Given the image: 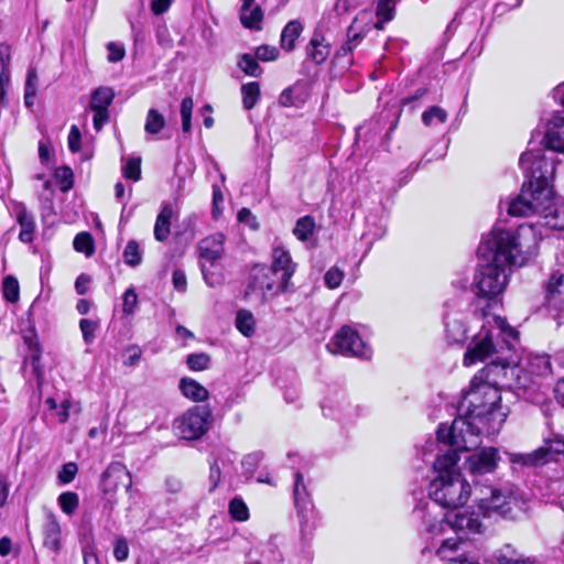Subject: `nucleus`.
I'll list each match as a JSON object with an SVG mask.
<instances>
[{
    "label": "nucleus",
    "instance_id": "f257e3e1",
    "mask_svg": "<svg viewBox=\"0 0 564 564\" xmlns=\"http://www.w3.org/2000/svg\"><path fill=\"white\" fill-rule=\"evenodd\" d=\"M540 237L534 225L523 224L513 232L495 228L478 247L479 257L490 259L478 265L473 291L478 299L494 300L505 290L512 265H523L525 254Z\"/></svg>",
    "mask_w": 564,
    "mask_h": 564
},
{
    "label": "nucleus",
    "instance_id": "f03ea898",
    "mask_svg": "<svg viewBox=\"0 0 564 564\" xmlns=\"http://www.w3.org/2000/svg\"><path fill=\"white\" fill-rule=\"evenodd\" d=\"M519 164L527 181L519 195L508 203V214L516 217L539 214L541 226L564 230V202L554 203V156H546L544 148L532 147L521 154Z\"/></svg>",
    "mask_w": 564,
    "mask_h": 564
},
{
    "label": "nucleus",
    "instance_id": "7ed1b4c3",
    "mask_svg": "<svg viewBox=\"0 0 564 564\" xmlns=\"http://www.w3.org/2000/svg\"><path fill=\"white\" fill-rule=\"evenodd\" d=\"M485 319L480 330L473 337L464 355V365L471 366L490 359L492 364L506 367V351L512 349L511 340H517L519 333L498 315L481 312Z\"/></svg>",
    "mask_w": 564,
    "mask_h": 564
},
{
    "label": "nucleus",
    "instance_id": "20e7f679",
    "mask_svg": "<svg viewBox=\"0 0 564 564\" xmlns=\"http://www.w3.org/2000/svg\"><path fill=\"white\" fill-rule=\"evenodd\" d=\"M459 456L455 452L437 454L433 464L435 478L430 482L431 499L443 508L457 509L470 498L471 487L456 469Z\"/></svg>",
    "mask_w": 564,
    "mask_h": 564
},
{
    "label": "nucleus",
    "instance_id": "39448f33",
    "mask_svg": "<svg viewBox=\"0 0 564 564\" xmlns=\"http://www.w3.org/2000/svg\"><path fill=\"white\" fill-rule=\"evenodd\" d=\"M484 373L485 370H481L470 381L458 404V412L488 425L489 431H498L506 420V413L500 405L499 389L485 380Z\"/></svg>",
    "mask_w": 564,
    "mask_h": 564
},
{
    "label": "nucleus",
    "instance_id": "423d86ee",
    "mask_svg": "<svg viewBox=\"0 0 564 564\" xmlns=\"http://www.w3.org/2000/svg\"><path fill=\"white\" fill-rule=\"evenodd\" d=\"M477 490L478 509L485 517L517 519L528 510L524 494L513 484L481 486Z\"/></svg>",
    "mask_w": 564,
    "mask_h": 564
},
{
    "label": "nucleus",
    "instance_id": "0eeeda50",
    "mask_svg": "<svg viewBox=\"0 0 564 564\" xmlns=\"http://www.w3.org/2000/svg\"><path fill=\"white\" fill-rule=\"evenodd\" d=\"M482 432L492 433L494 431H489L488 425L459 413L449 427L446 425L438 426L437 440L447 446L445 451L441 449L438 454L455 452L458 455L459 451H471L480 444Z\"/></svg>",
    "mask_w": 564,
    "mask_h": 564
},
{
    "label": "nucleus",
    "instance_id": "6e6552de",
    "mask_svg": "<svg viewBox=\"0 0 564 564\" xmlns=\"http://www.w3.org/2000/svg\"><path fill=\"white\" fill-rule=\"evenodd\" d=\"M510 460L530 468H539L552 463L561 464L564 462V436L551 431L543 437L538 448L530 453L512 454Z\"/></svg>",
    "mask_w": 564,
    "mask_h": 564
},
{
    "label": "nucleus",
    "instance_id": "1a4fd4ad",
    "mask_svg": "<svg viewBox=\"0 0 564 564\" xmlns=\"http://www.w3.org/2000/svg\"><path fill=\"white\" fill-rule=\"evenodd\" d=\"M482 523L474 511L457 512L453 517H448L445 520H440L434 523H426V532L433 536H441L452 530L454 536L460 541V552L465 553L464 546L466 545V539L476 533H480Z\"/></svg>",
    "mask_w": 564,
    "mask_h": 564
},
{
    "label": "nucleus",
    "instance_id": "9d476101",
    "mask_svg": "<svg viewBox=\"0 0 564 564\" xmlns=\"http://www.w3.org/2000/svg\"><path fill=\"white\" fill-rule=\"evenodd\" d=\"M210 416L209 408L196 405L174 421V429L184 440H198L208 431Z\"/></svg>",
    "mask_w": 564,
    "mask_h": 564
},
{
    "label": "nucleus",
    "instance_id": "9b49d317",
    "mask_svg": "<svg viewBox=\"0 0 564 564\" xmlns=\"http://www.w3.org/2000/svg\"><path fill=\"white\" fill-rule=\"evenodd\" d=\"M332 354L369 359L372 355L371 348L360 338L357 330L350 326H343L327 344Z\"/></svg>",
    "mask_w": 564,
    "mask_h": 564
},
{
    "label": "nucleus",
    "instance_id": "f8f14e48",
    "mask_svg": "<svg viewBox=\"0 0 564 564\" xmlns=\"http://www.w3.org/2000/svg\"><path fill=\"white\" fill-rule=\"evenodd\" d=\"M279 282L280 276L272 269H269L267 265L257 264L251 270L246 296L257 295L260 302H264L275 293L282 292L279 288Z\"/></svg>",
    "mask_w": 564,
    "mask_h": 564
},
{
    "label": "nucleus",
    "instance_id": "ddd939ff",
    "mask_svg": "<svg viewBox=\"0 0 564 564\" xmlns=\"http://www.w3.org/2000/svg\"><path fill=\"white\" fill-rule=\"evenodd\" d=\"M120 485L129 492L132 488V477L124 464L112 462L101 474L100 490L105 495H115Z\"/></svg>",
    "mask_w": 564,
    "mask_h": 564
},
{
    "label": "nucleus",
    "instance_id": "4468645a",
    "mask_svg": "<svg viewBox=\"0 0 564 564\" xmlns=\"http://www.w3.org/2000/svg\"><path fill=\"white\" fill-rule=\"evenodd\" d=\"M499 460L500 456L497 448L484 447L466 458L465 468L474 476H481L494 473Z\"/></svg>",
    "mask_w": 564,
    "mask_h": 564
},
{
    "label": "nucleus",
    "instance_id": "2eb2a0df",
    "mask_svg": "<svg viewBox=\"0 0 564 564\" xmlns=\"http://www.w3.org/2000/svg\"><path fill=\"white\" fill-rule=\"evenodd\" d=\"M467 330L465 313L447 305L444 315V332L447 343L463 345L467 338Z\"/></svg>",
    "mask_w": 564,
    "mask_h": 564
},
{
    "label": "nucleus",
    "instance_id": "dca6fc26",
    "mask_svg": "<svg viewBox=\"0 0 564 564\" xmlns=\"http://www.w3.org/2000/svg\"><path fill=\"white\" fill-rule=\"evenodd\" d=\"M296 264L292 261L290 253L282 247H275L272 251V269L280 276L279 288L282 292L290 290V280L295 272Z\"/></svg>",
    "mask_w": 564,
    "mask_h": 564
},
{
    "label": "nucleus",
    "instance_id": "f3484780",
    "mask_svg": "<svg viewBox=\"0 0 564 564\" xmlns=\"http://www.w3.org/2000/svg\"><path fill=\"white\" fill-rule=\"evenodd\" d=\"M225 236L221 232H215L198 243L200 261L217 262L223 258Z\"/></svg>",
    "mask_w": 564,
    "mask_h": 564
},
{
    "label": "nucleus",
    "instance_id": "a211bd4d",
    "mask_svg": "<svg viewBox=\"0 0 564 564\" xmlns=\"http://www.w3.org/2000/svg\"><path fill=\"white\" fill-rule=\"evenodd\" d=\"M460 541L456 538H445L441 541L436 550L437 556L448 562V564H477L466 557L464 552H460Z\"/></svg>",
    "mask_w": 564,
    "mask_h": 564
},
{
    "label": "nucleus",
    "instance_id": "6ab92c4d",
    "mask_svg": "<svg viewBox=\"0 0 564 564\" xmlns=\"http://www.w3.org/2000/svg\"><path fill=\"white\" fill-rule=\"evenodd\" d=\"M306 56L315 64H323L330 54V43L316 30L306 45Z\"/></svg>",
    "mask_w": 564,
    "mask_h": 564
},
{
    "label": "nucleus",
    "instance_id": "aec40b11",
    "mask_svg": "<svg viewBox=\"0 0 564 564\" xmlns=\"http://www.w3.org/2000/svg\"><path fill=\"white\" fill-rule=\"evenodd\" d=\"M543 142L547 149L564 153V117H555L549 122Z\"/></svg>",
    "mask_w": 564,
    "mask_h": 564
},
{
    "label": "nucleus",
    "instance_id": "412c9836",
    "mask_svg": "<svg viewBox=\"0 0 564 564\" xmlns=\"http://www.w3.org/2000/svg\"><path fill=\"white\" fill-rule=\"evenodd\" d=\"M13 213L17 216V220L21 227L19 239L22 242H31L33 240V232L35 229L34 217L26 210V207L22 203L13 204Z\"/></svg>",
    "mask_w": 564,
    "mask_h": 564
},
{
    "label": "nucleus",
    "instance_id": "4be33fe9",
    "mask_svg": "<svg viewBox=\"0 0 564 564\" xmlns=\"http://www.w3.org/2000/svg\"><path fill=\"white\" fill-rule=\"evenodd\" d=\"M262 19L263 12L256 0H242L240 21L245 28L259 30Z\"/></svg>",
    "mask_w": 564,
    "mask_h": 564
},
{
    "label": "nucleus",
    "instance_id": "5701e85b",
    "mask_svg": "<svg viewBox=\"0 0 564 564\" xmlns=\"http://www.w3.org/2000/svg\"><path fill=\"white\" fill-rule=\"evenodd\" d=\"M546 299L550 305L560 307L564 304V273H553L546 284Z\"/></svg>",
    "mask_w": 564,
    "mask_h": 564
},
{
    "label": "nucleus",
    "instance_id": "b1692460",
    "mask_svg": "<svg viewBox=\"0 0 564 564\" xmlns=\"http://www.w3.org/2000/svg\"><path fill=\"white\" fill-rule=\"evenodd\" d=\"M44 544L53 552H58L61 549V527L53 513L46 516L44 524Z\"/></svg>",
    "mask_w": 564,
    "mask_h": 564
},
{
    "label": "nucleus",
    "instance_id": "393cba45",
    "mask_svg": "<svg viewBox=\"0 0 564 564\" xmlns=\"http://www.w3.org/2000/svg\"><path fill=\"white\" fill-rule=\"evenodd\" d=\"M180 389L184 397L194 402H202L208 399V390L192 378H183L180 381Z\"/></svg>",
    "mask_w": 564,
    "mask_h": 564
},
{
    "label": "nucleus",
    "instance_id": "a878e982",
    "mask_svg": "<svg viewBox=\"0 0 564 564\" xmlns=\"http://www.w3.org/2000/svg\"><path fill=\"white\" fill-rule=\"evenodd\" d=\"M303 31V24L299 20L290 21L281 33V47L291 52L295 47V41Z\"/></svg>",
    "mask_w": 564,
    "mask_h": 564
},
{
    "label": "nucleus",
    "instance_id": "bb28decb",
    "mask_svg": "<svg viewBox=\"0 0 564 564\" xmlns=\"http://www.w3.org/2000/svg\"><path fill=\"white\" fill-rule=\"evenodd\" d=\"M200 271L205 283L210 288H216L223 284L224 274L223 268L217 262L200 261Z\"/></svg>",
    "mask_w": 564,
    "mask_h": 564
},
{
    "label": "nucleus",
    "instance_id": "cd10ccee",
    "mask_svg": "<svg viewBox=\"0 0 564 564\" xmlns=\"http://www.w3.org/2000/svg\"><path fill=\"white\" fill-rule=\"evenodd\" d=\"M173 209L165 205L156 217L154 225V237L158 241H164L170 235L171 218Z\"/></svg>",
    "mask_w": 564,
    "mask_h": 564
},
{
    "label": "nucleus",
    "instance_id": "c85d7f7f",
    "mask_svg": "<svg viewBox=\"0 0 564 564\" xmlns=\"http://www.w3.org/2000/svg\"><path fill=\"white\" fill-rule=\"evenodd\" d=\"M350 405L344 399H330L323 405L325 416L335 420H345L349 417Z\"/></svg>",
    "mask_w": 564,
    "mask_h": 564
},
{
    "label": "nucleus",
    "instance_id": "c756f323",
    "mask_svg": "<svg viewBox=\"0 0 564 564\" xmlns=\"http://www.w3.org/2000/svg\"><path fill=\"white\" fill-rule=\"evenodd\" d=\"M294 502L301 516H303L304 512H306L311 506V501L308 500L306 488L303 482V476L301 473L295 474Z\"/></svg>",
    "mask_w": 564,
    "mask_h": 564
},
{
    "label": "nucleus",
    "instance_id": "7c9ffc66",
    "mask_svg": "<svg viewBox=\"0 0 564 564\" xmlns=\"http://www.w3.org/2000/svg\"><path fill=\"white\" fill-rule=\"evenodd\" d=\"M115 94L109 87H99L91 94L90 108L93 110H108Z\"/></svg>",
    "mask_w": 564,
    "mask_h": 564
},
{
    "label": "nucleus",
    "instance_id": "2f4dec72",
    "mask_svg": "<svg viewBox=\"0 0 564 564\" xmlns=\"http://www.w3.org/2000/svg\"><path fill=\"white\" fill-rule=\"evenodd\" d=\"M314 229V218L311 216H304L296 221L293 234L299 240L306 241L312 237Z\"/></svg>",
    "mask_w": 564,
    "mask_h": 564
},
{
    "label": "nucleus",
    "instance_id": "473e14b6",
    "mask_svg": "<svg viewBox=\"0 0 564 564\" xmlns=\"http://www.w3.org/2000/svg\"><path fill=\"white\" fill-rule=\"evenodd\" d=\"M242 104L248 110L252 109L260 97V85L257 82L243 84L241 86Z\"/></svg>",
    "mask_w": 564,
    "mask_h": 564
},
{
    "label": "nucleus",
    "instance_id": "72a5a7b5",
    "mask_svg": "<svg viewBox=\"0 0 564 564\" xmlns=\"http://www.w3.org/2000/svg\"><path fill=\"white\" fill-rule=\"evenodd\" d=\"M257 59L256 56L245 53L239 57L238 67L248 76L259 77L263 73V69Z\"/></svg>",
    "mask_w": 564,
    "mask_h": 564
},
{
    "label": "nucleus",
    "instance_id": "f704fd0d",
    "mask_svg": "<svg viewBox=\"0 0 564 564\" xmlns=\"http://www.w3.org/2000/svg\"><path fill=\"white\" fill-rule=\"evenodd\" d=\"M529 369L536 376H547L552 372L550 356L535 355L529 359Z\"/></svg>",
    "mask_w": 564,
    "mask_h": 564
},
{
    "label": "nucleus",
    "instance_id": "c9c22d12",
    "mask_svg": "<svg viewBox=\"0 0 564 564\" xmlns=\"http://www.w3.org/2000/svg\"><path fill=\"white\" fill-rule=\"evenodd\" d=\"M165 127V118L156 109H150L145 118L144 130L149 134H158Z\"/></svg>",
    "mask_w": 564,
    "mask_h": 564
},
{
    "label": "nucleus",
    "instance_id": "e433bc0d",
    "mask_svg": "<svg viewBox=\"0 0 564 564\" xmlns=\"http://www.w3.org/2000/svg\"><path fill=\"white\" fill-rule=\"evenodd\" d=\"M236 326L238 330L247 337L254 333V318L248 311H239L236 317Z\"/></svg>",
    "mask_w": 564,
    "mask_h": 564
},
{
    "label": "nucleus",
    "instance_id": "4c0bfd02",
    "mask_svg": "<svg viewBox=\"0 0 564 564\" xmlns=\"http://www.w3.org/2000/svg\"><path fill=\"white\" fill-rule=\"evenodd\" d=\"M122 257L126 264L130 267L139 265L142 262V252L139 243L135 240L128 241Z\"/></svg>",
    "mask_w": 564,
    "mask_h": 564
},
{
    "label": "nucleus",
    "instance_id": "58836bf2",
    "mask_svg": "<svg viewBox=\"0 0 564 564\" xmlns=\"http://www.w3.org/2000/svg\"><path fill=\"white\" fill-rule=\"evenodd\" d=\"M73 246L77 252H83L87 257L91 256L95 250L93 237L86 231L79 232L75 236Z\"/></svg>",
    "mask_w": 564,
    "mask_h": 564
},
{
    "label": "nucleus",
    "instance_id": "ea45409f",
    "mask_svg": "<svg viewBox=\"0 0 564 564\" xmlns=\"http://www.w3.org/2000/svg\"><path fill=\"white\" fill-rule=\"evenodd\" d=\"M446 120L447 112L438 106H432L422 113V121L427 127L444 123Z\"/></svg>",
    "mask_w": 564,
    "mask_h": 564
},
{
    "label": "nucleus",
    "instance_id": "a19ab883",
    "mask_svg": "<svg viewBox=\"0 0 564 564\" xmlns=\"http://www.w3.org/2000/svg\"><path fill=\"white\" fill-rule=\"evenodd\" d=\"M58 505L64 513L70 516L79 506V497L76 492L65 491L58 496Z\"/></svg>",
    "mask_w": 564,
    "mask_h": 564
},
{
    "label": "nucleus",
    "instance_id": "79ce46f5",
    "mask_svg": "<svg viewBox=\"0 0 564 564\" xmlns=\"http://www.w3.org/2000/svg\"><path fill=\"white\" fill-rule=\"evenodd\" d=\"M499 564H534L529 558H523L509 545L499 552L497 555Z\"/></svg>",
    "mask_w": 564,
    "mask_h": 564
},
{
    "label": "nucleus",
    "instance_id": "37998d69",
    "mask_svg": "<svg viewBox=\"0 0 564 564\" xmlns=\"http://www.w3.org/2000/svg\"><path fill=\"white\" fill-rule=\"evenodd\" d=\"M210 356L206 352L189 354L186 358V365L193 371H203L209 368Z\"/></svg>",
    "mask_w": 564,
    "mask_h": 564
},
{
    "label": "nucleus",
    "instance_id": "c03bdc74",
    "mask_svg": "<svg viewBox=\"0 0 564 564\" xmlns=\"http://www.w3.org/2000/svg\"><path fill=\"white\" fill-rule=\"evenodd\" d=\"M229 513L237 521H246L249 518V510L241 498H234L229 502Z\"/></svg>",
    "mask_w": 564,
    "mask_h": 564
},
{
    "label": "nucleus",
    "instance_id": "a18cd8bd",
    "mask_svg": "<svg viewBox=\"0 0 564 564\" xmlns=\"http://www.w3.org/2000/svg\"><path fill=\"white\" fill-rule=\"evenodd\" d=\"M194 102L191 97H185L181 104V119H182V130L184 133H189L192 126V111H193Z\"/></svg>",
    "mask_w": 564,
    "mask_h": 564
},
{
    "label": "nucleus",
    "instance_id": "49530a36",
    "mask_svg": "<svg viewBox=\"0 0 564 564\" xmlns=\"http://www.w3.org/2000/svg\"><path fill=\"white\" fill-rule=\"evenodd\" d=\"M19 282L18 280L12 276L8 275L3 280V294L7 301L13 303L17 302L19 299Z\"/></svg>",
    "mask_w": 564,
    "mask_h": 564
},
{
    "label": "nucleus",
    "instance_id": "de8ad7c7",
    "mask_svg": "<svg viewBox=\"0 0 564 564\" xmlns=\"http://www.w3.org/2000/svg\"><path fill=\"white\" fill-rule=\"evenodd\" d=\"M138 306V294L134 288L126 290L122 296V313L126 315L134 314Z\"/></svg>",
    "mask_w": 564,
    "mask_h": 564
},
{
    "label": "nucleus",
    "instance_id": "09e8293b",
    "mask_svg": "<svg viewBox=\"0 0 564 564\" xmlns=\"http://www.w3.org/2000/svg\"><path fill=\"white\" fill-rule=\"evenodd\" d=\"M123 175L129 180L138 181L141 176V160L130 159L123 167Z\"/></svg>",
    "mask_w": 564,
    "mask_h": 564
},
{
    "label": "nucleus",
    "instance_id": "8fccbe9b",
    "mask_svg": "<svg viewBox=\"0 0 564 564\" xmlns=\"http://www.w3.org/2000/svg\"><path fill=\"white\" fill-rule=\"evenodd\" d=\"M97 323L91 319H80L79 327L83 334L84 341L86 344H91L95 340V332L97 329Z\"/></svg>",
    "mask_w": 564,
    "mask_h": 564
},
{
    "label": "nucleus",
    "instance_id": "3c124183",
    "mask_svg": "<svg viewBox=\"0 0 564 564\" xmlns=\"http://www.w3.org/2000/svg\"><path fill=\"white\" fill-rule=\"evenodd\" d=\"M77 471L78 467L75 463H67L58 471L57 479L61 484H69L74 480Z\"/></svg>",
    "mask_w": 564,
    "mask_h": 564
},
{
    "label": "nucleus",
    "instance_id": "603ef678",
    "mask_svg": "<svg viewBox=\"0 0 564 564\" xmlns=\"http://www.w3.org/2000/svg\"><path fill=\"white\" fill-rule=\"evenodd\" d=\"M113 556L118 562H123L129 556L128 542L123 536H118L113 544Z\"/></svg>",
    "mask_w": 564,
    "mask_h": 564
},
{
    "label": "nucleus",
    "instance_id": "864d4df0",
    "mask_svg": "<svg viewBox=\"0 0 564 564\" xmlns=\"http://www.w3.org/2000/svg\"><path fill=\"white\" fill-rule=\"evenodd\" d=\"M279 56V51L275 46L261 45L256 50V58L262 62L275 61Z\"/></svg>",
    "mask_w": 564,
    "mask_h": 564
},
{
    "label": "nucleus",
    "instance_id": "5fc2aeb1",
    "mask_svg": "<svg viewBox=\"0 0 564 564\" xmlns=\"http://www.w3.org/2000/svg\"><path fill=\"white\" fill-rule=\"evenodd\" d=\"M395 3L393 0H382L378 3L377 15L383 18V21H391L393 19Z\"/></svg>",
    "mask_w": 564,
    "mask_h": 564
},
{
    "label": "nucleus",
    "instance_id": "6e6d98bb",
    "mask_svg": "<svg viewBox=\"0 0 564 564\" xmlns=\"http://www.w3.org/2000/svg\"><path fill=\"white\" fill-rule=\"evenodd\" d=\"M344 273L338 268H330L324 276L325 283L329 289H336L340 285Z\"/></svg>",
    "mask_w": 564,
    "mask_h": 564
},
{
    "label": "nucleus",
    "instance_id": "4d7b16f0",
    "mask_svg": "<svg viewBox=\"0 0 564 564\" xmlns=\"http://www.w3.org/2000/svg\"><path fill=\"white\" fill-rule=\"evenodd\" d=\"M238 455L236 453H232L228 449H221L218 453V457L215 460H218V463H221L223 468L226 473L230 471L232 469L234 463L237 459Z\"/></svg>",
    "mask_w": 564,
    "mask_h": 564
},
{
    "label": "nucleus",
    "instance_id": "13d9d810",
    "mask_svg": "<svg viewBox=\"0 0 564 564\" xmlns=\"http://www.w3.org/2000/svg\"><path fill=\"white\" fill-rule=\"evenodd\" d=\"M56 176L61 178L63 192H67L73 186V172L69 167L63 166L56 171Z\"/></svg>",
    "mask_w": 564,
    "mask_h": 564
},
{
    "label": "nucleus",
    "instance_id": "bf43d9fd",
    "mask_svg": "<svg viewBox=\"0 0 564 564\" xmlns=\"http://www.w3.org/2000/svg\"><path fill=\"white\" fill-rule=\"evenodd\" d=\"M80 131L76 126L70 127V131L68 133V149L70 152L76 153L80 150Z\"/></svg>",
    "mask_w": 564,
    "mask_h": 564
},
{
    "label": "nucleus",
    "instance_id": "052dcab7",
    "mask_svg": "<svg viewBox=\"0 0 564 564\" xmlns=\"http://www.w3.org/2000/svg\"><path fill=\"white\" fill-rule=\"evenodd\" d=\"M107 50L109 52L108 61L110 63H117L124 57L126 52L123 46L117 45L113 42L108 43Z\"/></svg>",
    "mask_w": 564,
    "mask_h": 564
},
{
    "label": "nucleus",
    "instance_id": "680f3d73",
    "mask_svg": "<svg viewBox=\"0 0 564 564\" xmlns=\"http://www.w3.org/2000/svg\"><path fill=\"white\" fill-rule=\"evenodd\" d=\"M172 283L176 291L185 292L187 286L186 274L183 270L176 269L173 272Z\"/></svg>",
    "mask_w": 564,
    "mask_h": 564
},
{
    "label": "nucleus",
    "instance_id": "e2e57ef3",
    "mask_svg": "<svg viewBox=\"0 0 564 564\" xmlns=\"http://www.w3.org/2000/svg\"><path fill=\"white\" fill-rule=\"evenodd\" d=\"M260 463L259 454H249L243 457L241 465L245 468L246 473L251 476L257 466Z\"/></svg>",
    "mask_w": 564,
    "mask_h": 564
},
{
    "label": "nucleus",
    "instance_id": "0e129e2a",
    "mask_svg": "<svg viewBox=\"0 0 564 564\" xmlns=\"http://www.w3.org/2000/svg\"><path fill=\"white\" fill-rule=\"evenodd\" d=\"M220 478H221V467H220L218 460H215L210 465V471H209V482L212 485L210 490H214L218 486Z\"/></svg>",
    "mask_w": 564,
    "mask_h": 564
},
{
    "label": "nucleus",
    "instance_id": "69168bd1",
    "mask_svg": "<svg viewBox=\"0 0 564 564\" xmlns=\"http://www.w3.org/2000/svg\"><path fill=\"white\" fill-rule=\"evenodd\" d=\"M360 4V0H337L335 3V10L339 13H346L350 9H355Z\"/></svg>",
    "mask_w": 564,
    "mask_h": 564
},
{
    "label": "nucleus",
    "instance_id": "338daca9",
    "mask_svg": "<svg viewBox=\"0 0 564 564\" xmlns=\"http://www.w3.org/2000/svg\"><path fill=\"white\" fill-rule=\"evenodd\" d=\"M84 564H100L99 557L94 546L86 545L83 549Z\"/></svg>",
    "mask_w": 564,
    "mask_h": 564
},
{
    "label": "nucleus",
    "instance_id": "774afa93",
    "mask_svg": "<svg viewBox=\"0 0 564 564\" xmlns=\"http://www.w3.org/2000/svg\"><path fill=\"white\" fill-rule=\"evenodd\" d=\"M173 0H152L151 10L154 14L160 15L169 10Z\"/></svg>",
    "mask_w": 564,
    "mask_h": 564
}]
</instances>
